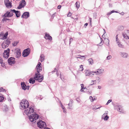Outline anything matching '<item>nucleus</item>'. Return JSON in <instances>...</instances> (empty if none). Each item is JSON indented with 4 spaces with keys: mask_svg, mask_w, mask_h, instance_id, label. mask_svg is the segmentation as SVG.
<instances>
[{
    "mask_svg": "<svg viewBox=\"0 0 129 129\" xmlns=\"http://www.w3.org/2000/svg\"><path fill=\"white\" fill-rule=\"evenodd\" d=\"M16 57L17 58H19L21 56V53L20 49H16Z\"/></svg>",
    "mask_w": 129,
    "mask_h": 129,
    "instance_id": "obj_15",
    "label": "nucleus"
},
{
    "mask_svg": "<svg viewBox=\"0 0 129 129\" xmlns=\"http://www.w3.org/2000/svg\"><path fill=\"white\" fill-rule=\"evenodd\" d=\"M1 66L2 67H3L4 68H5V67H6L5 65V63H3V62L1 63Z\"/></svg>",
    "mask_w": 129,
    "mask_h": 129,
    "instance_id": "obj_42",
    "label": "nucleus"
},
{
    "mask_svg": "<svg viewBox=\"0 0 129 129\" xmlns=\"http://www.w3.org/2000/svg\"><path fill=\"white\" fill-rule=\"evenodd\" d=\"M61 6L59 5L57 7V8L58 9H60L61 8Z\"/></svg>",
    "mask_w": 129,
    "mask_h": 129,
    "instance_id": "obj_51",
    "label": "nucleus"
},
{
    "mask_svg": "<svg viewBox=\"0 0 129 129\" xmlns=\"http://www.w3.org/2000/svg\"><path fill=\"white\" fill-rule=\"evenodd\" d=\"M72 15V14L70 12H69L68 15V16L70 17Z\"/></svg>",
    "mask_w": 129,
    "mask_h": 129,
    "instance_id": "obj_50",
    "label": "nucleus"
},
{
    "mask_svg": "<svg viewBox=\"0 0 129 129\" xmlns=\"http://www.w3.org/2000/svg\"><path fill=\"white\" fill-rule=\"evenodd\" d=\"M41 63L39 62L37 65L36 67V69L37 70V73H39L42 71V68L41 66Z\"/></svg>",
    "mask_w": 129,
    "mask_h": 129,
    "instance_id": "obj_11",
    "label": "nucleus"
},
{
    "mask_svg": "<svg viewBox=\"0 0 129 129\" xmlns=\"http://www.w3.org/2000/svg\"><path fill=\"white\" fill-rule=\"evenodd\" d=\"M112 101V100H109L107 103L106 104V105H108L109 103L111 102Z\"/></svg>",
    "mask_w": 129,
    "mask_h": 129,
    "instance_id": "obj_41",
    "label": "nucleus"
},
{
    "mask_svg": "<svg viewBox=\"0 0 129 129\" xmlns=\"http://www.w3.org/2000/svg\"><path fill=\"white\" fill-rule=\"evenodd\" d=\"M68 105H69V109H71V108L70 107H72V106H70V104H69H69H68Z\"/></svg>",
    "mask_w": 129,
    "mask_h": 129,
    "instance_id": "obj_61",
    "label": "nucleus"
},
{
    "mask_svg": "<svg viewBox=\"0 0 129 129\" xmlns=\"http://www.w3.org/2000/svg\"><path fill=\"white\" fill-rule=\"evenodd\" d=\"M124 27L123 26H119L118 27V29L119 30L122 31L124 29Z\"/></svg>",
    "mask_w": 129,
    "mask_h": 129,
    "instance_id": "obj_32",
    "label": "nucleus"
},
{
    "mask_svg": "<svg viewBox=\"0 0 129 129\" xmlns=\"http://www.w3.org/2000/svg\"><path fill=\"white\" fill-rule=\"evenodd\" d=\"M8 32L7 31L5 34L3 36V37H2L1 38V39L2 40H4L5 39H6L8 36Z\"/></svg>",
    "mask_w": 129,
    "mask_h": 129,
    "instance_id": "obj_20",
    "label": "nucleus"
},
{
    "mask_svg": "<svg viewBox=\"0 0 129 129\" xmlns=\"http://www.w3.org/2000/svg\"><path fill=\"white\" fill-rule=\"evenodd\" d=\"M118 35H117L116 36V41L118 42H119V40L118 39Z\"/></svg>",
    "mask_w": 129,
    "mask_h": 129,
    "instance_id": "obj_37",
    "label": "nucleus"
},
{
    "mask_svg": "<svg viewBox=\"0 0 129 129\" xmlns=\"http://www.w3.org/2000/svg\"><path fill=\"white\" fill-rule=\"evenodd\" d=\"M88 25V23H85L84 25V26H85V27H86Z\"/></svg>",
    "mask_w": 129,
    "mask_h": 129,
    "instance_id": "obj_54",
    "label": "nucleus"
},
{
    "mask_svg": "<svg viewBox=\"0 0 129 129\" xmlns=\"http://www.w3.org/2000/svg\"><path fill=\"white\" fill-rule=\"evenodd\" d=\"M105 42L106 41V42H105V43L106 44V45L107 46H108L109 45V40L108 39L105 38Z\"/></svg>",
    "mask_w": 129,
    "mask_h": 129,
    "instance_id": "obj_27",
    "label": "nucleus"
},
{
    "mask_svg": "<svg viewBox=\"0 0 129 129\" xmlns=\"http://www.w3.org/2000/svg\"><path fill=\"white\" fill-rule=\"evenodd\" d=\"M10 19H8V18H4L2 20V21H3V22H7V21L8 20H10Z\"/></svg>",
    "mask_w": 129,
    "mask_h": 129,
    "instance_id": "obj_33",
    "label": "nucleus"
},
{
    "mask_svg": "<svg viewBox=\"0 0 129 129\" xmlns=\"http://www.w3.org/2000/svg\"><path fill=\"white\" fill-rule=\"evenodd\" d=\"M37 124L38 127L40 128H44L43 129H51L49 127H46L47 125L46 123L41 120L38 121Z\"/></svg>",
    "mask_w": 129,
    "mask_h": 129,
    "instance_id": "obj_2",
    "label": "nucleus"
},
{
    "mask_svg": "<svg viewBox=\"0 0 129 129\" xmlns=\"http://www.w3.org/2000/svg\"><path fill=\"white\" fill-rule=\"evenodd\" d=\"M117 44L118 46L119 47L121 48H124V45L121 44L119 42H117Z\"/></svg>",
    "mask_w": 129,
    "mask_h": 129,
    "instance_id": "obj_29",
    "label": "nucleus"
},
{
    "mask_svg": "<svg viewBox=\"0 0 129 129\" xmlns=\"http://www.w3.org/2000/svg\"><path fill=\"white\" fill-rule=\"evenodd\" d=\"M89 20L90 21V24L91 25V22L92 21V18H90L89 19Z\"/></svg>",
    "mask_w": 129,
    "mask_h": 129,
    "instance_id": "obj_52",
    "label": "nucleus"
},
{
    "mask_svg": "<svg viewBox=\"0 0 129 129\" xmlns=\"http://www.w3.org/2000/svg\"><path fill=\"white\" fill-rule=\"evenodd\" d=\"M60 104H61L60 107L62 108V109H63V108H64L65 107H64V106L61 103H60Z\"/></svg>",
    "mask_w": 129,
    "mask_h": 129,
    "instance_id": "obj_47",
    "label": "nucleus"
},
{
    "mask_svg": "<svg viewBox=\"0 0 129 129\" xmlns=\"http://www.w3.org/2000/svg\"><path fill=\"white\" fill-rule=\"evenodd\" d=\"M80 67L79 69V70L80 71H82L83 70V65H81L80 66Z\"/></svg>",
    "mask_w": 129,
    "mask_h": 129,
    "instance_id": "obj_35",
    "label": "nucleus"
},
{
    "mask_svg": "<svg viewBox=\"0 0 129 129\" xmlns=\"http://www.w3.org/2000/svg\"><path fill=\"white\" fill-rule=\"evenodd\" d=\"M13 15V13H11L10 12L8 11L3 16V17L4 18H9L12 16Z\"/></svg>",
    "mask_w": 129,
    "mask_h": 129,
    "instance_id": "obj_8",
    "label": "nucleus"
},
{
    "mask_svg": "<svg viewBox=\"0 0 129 129\" xmlns=\"http://www.w3.org/2000/svg\"><path fill=\"white\" fill-rule=\"evenodd\" d=\"M5 5L6 7L8 8L9 7H10V8H11L12 6L11 3L10 2L8 3H7V4H6Z\"/></svg>",
    "mask_w": 129,
    "mask_h": 129,
    "instance_id": "obj_26",
    "label": "nucleus"
},
{
    "mask_svg": "<svg viewBox=\"0 0 129 129\" xmlns=\"http://www.w3.org/2000/svg\"><path fill=\"white\" fill-rule=\"evenodd\" d=\"M4 34L3 33H1L0 34V36L1 37H3V35Z\"/></svg>",
    "mask_w": 129,
    "mask_h": 129,
    "instance_id": "obj_55",
    "label": "nucleus"
},
{
    "mask_svg": "<svg viewBox=\"0 0 129 129\" xmlns=\"http://www.w3.org/2000/svg\"><path fill=\"white\" fill-rule=\"evenodd\" d=\"M92 101L93 102V101L94 100H96V99L95 98H94V99H93V98H92Z\"/></svg>",
    "mask_w": 129,
    "mask_h": 129,
    "instance_id": "obj_62",
    "label": "nucleus"
},
{
    "mask_svg": "<svg viewBox=\"0 0 129 129\" xmlns=\"http://www.w3.org/2000/svg\"><path fill=\"white\" fill-rule=\"evenodd\" d=\"M20 108L23 109H25L24 112L29 117L30 121L34 123L36 122V120L39 118V115L37 114L34 113L28 115L33 113L34 112V109L31 107L28 108L29 105L28 101L26 99L22 100L20 103Z\"/></svg>",
    "mask_w": 129,
    "mask_h": 129,
    "instance_id": "obj_1",
    "label": "nucleus"
},
{
    "mask_svg": "<svg viewBox=\"0 0 129 129\" xmlns=\"http://www.w3.org/2000/svg\"><path fill=\"white\" fill-rule=\"evenodd\" d=\"M35 80H35L34 78H31L29 79V82L30 83L33 84L35 83Z\"/></svg>",
    "mask_w": 129,
    "mask_h": 129,
    "instance_id": "obj_21",
    "label": "nucleus"
},
{
    "mask_svg": "<svg viewBox=\"0 0 129 129\" xmlns=\"http://www.w3.org/2000/svg\"><path fill=\"white\" fill-rule=\"evenodd\" d=\"M75 5L77 8L78 9L79 8L80 6V3L79 2H77Z\"/></svg>",
    "mask_w": 129,
    "mask_h": 129,
    "instance_id": "obj_30",
    "label": "nucleus"
},
{
    "mask_svg": "<svg viewBox=\"0 0 129 129\" xmlns=\"http://www.w3.org/2000/svg\"><path fill=\"white\" fill-rule=\"evenodd\" d=\"M112 57V56L111 55L108 56L106 57V59L109 60Z\"/></svg>",
    "mask_w": 129,
    "mask_h": 129,
    "instance_id": "obj_36",
    "label": "nucleus"
},
{
    "mask_svg": "<svg viewBox=\"0 0 129 129\" xmlns=\"http://www.w3.org/2000/svg\"><path fill=\"white\" fill-rule=\"evenodd\" d=\"M115 109H117V111L123 113V106L119 105H115L114 106Z\"/></svg>",
    "mask_w": 129,
    "mask_h": 129,
    "instance_id": "obj_4",
    "label": "nucleus"
},
{
    "mask_svg": "<svg viewBox=\"0 0 129 129\" xmlns=\"http://www.w3.org/2000/svg\"><path fill=\"white\" fill-rule=\"evenodd\" d=\"M92 81L93 82V83H96V81L95 80H92Z\"/></svg>",
    "mask_w": 129,
    "mask_h": 129,
    "instance_id": "obj_64",
    "label": "nucleus"
},
{
    "mask_svg": "<svg viewBox=\"0 0 129 129\" xmlns=\"http://www.w3.org/2000/svg\"><path fill=\"white\" fill-rule=\"evenodd\" d=\"M18 43V42L15 41L12 44V45L13 46H16V45Z\"/></svg>",
    "mask_w": 129,
    "mask_h": 129,
    "instance_id": "obj_34",
    "label": "nucleus"
},
{
    "mask_svg": "<svg viewBox=\"0 0 129 129\" xmlns=\"http://www.w3.org/2000/svg\"><path fill=\"white\" fill-rule=\"evenodd\" d=\"M34 78L36 80L39 82H41L43 80V76L42 75H41L39 73H37L35 74Z\"/></svg>",
    "mask_w": 129,
    "mask_h": 129,
    "instance_id": "obj_3",
    "label": "nucleus"
},
{
    "mask_svg": "<svg viewBox=\"0 0 129 129\" xmlns=\"http://www.w3.org/2000/svg\"><path fill=\"white\" fill-rule=\"evenodd\" d=\"M73 41V39H72V38L70 39V40H69V44H70L71 43V42H72Z\"/></svg>",
    "mask_w": 129,
    "mask_h": 129,
    "instance_id": "obj_43",
    "label": "nucleus"
},
{
    "mask_svg": "<svg viewBox=\"0 0 129 129\" xmlns=\"http://www.w3.org/2000/svg\"><path fill=\"white\" fill-rule=\"evenodd\" d=\"M2 48L5 49L8 47L9 46L6 44H5V43L4 42H3L2 44Z\"/></svg>",
    "mask_w": 129,
    "mask_h": 129,
    "instance_id": "obj_25",
    "label": "nucleus"
},
{
    "mask_svg": "<svg viewBox=\"0 0 129 129\" xmlns=\"http://www.w3.org/2000/svg\"><path fill=\"white\" fill-rule=\"evenodd\" d=\"M3 60H2V59L0 57V63H1L2 62H3Z\"/></svg>",
    "mask_w": 129,
    "mask_h": 129,
    "instance_id": "obj_49",
    "label": "nucleus"
},
{
    "mask_svg": "<svg viewBox=\"0 0 129 129\" xmlns=\"http://www.w3.org/2000/svg\"><path fill=\"white\" fill-rule=\"evenodd\" d=\"M3 42H4L5 43L9 46L11 43V41L8 39H7L6 40H5Z\"/></svg>",
    "mask_w": 129,
    "mask_h": 129,
    "instance_id": "obj_23",
    "label": "nucleus"
},
{
    "mask_svg": "<svg viewBox=\"0 0 129 129\" xmlns=\"http://www.w3.org/2000/svg\"><path fill=\"white\" fill-rule=\"evenodd\" d=\"M100 38L101 42L100 43V44H101V45H103V43L102 42V41H103V40L100 37Z\"/></svg>",
    "mask_w": 129,
    "mask_h": 129,
    "instance_id": "obj_45",
    "label": "nucleus"
},
{
    "mask_svg": "<svg viewBox=\"0 0 129 129\" xmlns=\"http://www.w3.org/2000/svg\"><path fill=\"white\" fill-rule=\"evenodd\" d=\"M105 113L102 116V118H103V119L104 120H107L109 119V117L107 115L108 113V111H106L105 112Z\"/></svg>",
    "mask_w": 129,
    "mask_h": 129,
    "instance_id": "obj_14",
    "label": "nucleus"
},
{
    "mask_svg": "<svg viewBox=\"0 0 129 129\" xmlns=\"http://www.w3.org/2000/svg\"><path fill=\"white\" fill-rule=\"evenodd\" d=\"M29 17V12H24L21 16L22 18H25V19Z\"/></svg>",
    "mask_w": 129,
    "mask_h": 129,
    "instance_id": "obj_12",
    "label": "nucleus"
},
{
    "mask_svg": "<svg viewBox=\"0 0 129 129\" xmlns=\"http://www.w3.org/2000/svg\"><path fill=\"white\" fill-rule=\"evenodd\" d=\"M119 54L122 57L125 58H127L128 56V54L125 52H120Z\"/></svg>",
    "mask_w": 129,
    "mask_h": 129,
    "instance_id": "obj_17",
    "label": "nucleus"
},
{
    "mask_svg": "<svg viewBox=\"0 0 129 129\" xmlns=\"http://www.w3.org/2000/svg\"><path fill=\"white\" fill-rule=\"evenodd\" d=\"M94 72L93 71H91L90 70H88L86 71L85 74L86 76H88L92 74V75H94Z\"/></svg>",
    "mask_w": 129,
    "mask_h": 129,
    "instance_id": "obj_19",
    "label": "nucleus"
},
{
    "mask_svg": "<svg viewBox=\"0 0 129 129\" xmlns=\"http://www.w3.org/2000/svg\"><path fill=\"white\" fill-rule=\"evenodd\" d=\"M78 56H80V57H85V56H81V55H79Z\"/></svg>",
    "mask_w": 129,
    "mask_h": 129,
    "instance_id": "obj_56",
    "label": "nucleus"
},
{
    "mask_svg": "<svg viewBox=\"0 0 129 129\" xmlns=\"http://www.w3.org/2000/svg\"><path fill=\"white\" fill-rule=\"evenodd\" d=\"M73 102V101L72 100H70V103H72Z\"/></svg>",
    "mask_w": 129,
    "mask_h": 129,
    "instance_id": "obj_60",
    "label": "nucleus"
},
{
    "mask_svg": "<svg viewBox=\"0 0 129 129\" xmlns=\"http://www.w3.org/2000/svg\"><path fill=\"white\" fill-rule=\"evenodd\" d=\"M40 58H41L40 61L41 62H42L43 61L44 58H43V56L42 55L40 56Z\"/></svg>",
    "mask_w": 129,
    "mask_h": 129,
    "instance_id": "obj_38",
    "label": "nucleus"
},
{
    "mask_svg": "<svg viewBox=\"0 0 129 129\" xmlns=\"http://www.w3.org/2000/svg\"><path fill=\"white\" fill-rule=\"evenodd\" d=\"M26 5V2L25 0H22L20 3L17 8L18 9H20L22 8H23Z\"/></svg>",
    "mask_w": 129,
    "mask_h": 129,
    "instance_id": "obj_7",
    "label": "nucleus"
},
{
    "mask_svg": "<svg viewBox=\"0 0 129 129\" xmlns=\"http://www.w3.org/2000/svg\"><path fill=\"white\" fill-rule=\"evenodd\" d=\"M3 110L4 111H6L8 110V108H7L6 105L5 106L3 107Z\"/></svg>",
    "mask_w": 129,
    "mask_h": 129,
    "instance_id": "obj_31",
    "label": "nucleus"
},
{
    "mask_svg": "<svg viewBox=\"0 0 129 129\" xmlns=\"http://www.w3.org/2000/svg\"><path fill=\"white\" fill-rule=\"evenodd\" d=\"M111 13H112L114 12H115V11H114V10H113L111 11Z\"/></svg>",
    "mask_w": 129,
    "mask_h": 129,
    "instance_id": "obj_63",
    "label": "nucleus"
},
{
    "mask_svg": "<svg viewBox=\"0 0 129 129\" xmlns=\"http://www.w3.org/2000/svg\"><path fill=\"white\" fill-rule=\"evenodd\" d=\"M88 61L89 64H92L93 63V60L92 58L89 59L88 60Z\"/></svg>",
    "mask_w": 129,
    "mask_h": 129,
    "instance_id": "obj_28",
    "label": "nucleus"
},
{
    "mask_svg": "<svg viewBox=\"0 0 129 129\" xmlns=\"http://www.w3.org/2000/svg\"><path fill=\"white\" fill-rule=\"evenodd\" d=\"M10 52V49L8 48L6 50H4V52L3 53V56L4 58L7 59L9 56Z\"/></svg>",
    "mask_w": 129,
    "mask_h": 129,
    "instance_id": "obj_5",
    "label": "nucleus"
},
{
    "mask_svg": "<svg viewBox=\"0 0 129 129\" xmlns=\"http://www.w3.org/2000/svg\"><path fill=\"white\" fill-rule=\"evenodd\" d=\"M21 87L22 89L24 90H26V89L28 90L29 88V85L26 86L25 83L24 82H22L21 83Z\"/></svg>",
    "mask_w": 129,
    "mask_h": 129,
    "instance_id": "obj_9",
    "label": "nucleus"
},
{
    "mask_svg": "<svg viewBox=\"0 0 129 129\" xmlns=\"http://www.w3.org/2000/svg\"><path fill=\"white\" fill-rule=\"evenodd\" d=\"M104 70L103 69H99L98 70L96 71H94V73L96 75L98 74H101L103 73L104 72Z\"/></svg>",
    "mask_w": 129,
    "mask_h": 129,
    "instance_id": "obj_18",
    "label": "nucleus"
},
{
    "mask_svg": "<svg viewBox=\"0 0 129 129\" xmlns=\"http://www.w3.org/2000/svg\"><path fill=\"white\" fill-rule=\"evenodd\" d=\"M4 96L0 93V102H2L4 100Z\"/></svg>",
    "mask_w": 129,
    "mask_h": 129,
    "instance_id": "obj_24",
    "label": "nucleus"
},
{
    "mask_svg": "<svg viewBox=\"0 0 129 129\" xmlns=\"http://www.w3.org/2000/svg\"><path fill=\"white\" fill-rule=\"evenodd\" d=\"M30 50L29 48H27L24 50L22 52V56L24 57H26L29 54Z\"/></svg>",
    "mask_w": 129,
    "mask_h": 129,
    "instance_id": "obj_6",
    "label": "nucleus"
},
{
    "mask_svg": "<svg viewBox=\"0 0 129 129\" xmlns=\"http://www.w3.org/2000/svg\"><path fill=\"white\" fill-rule=\"evenodd\" d=\"M45 36L44 37L45 38L46 40H50V41H52V38L49 34H48L47 33H45Z\"/></svg>",
    "mask_w": 129,
    "mask_h": 129,
    "instance_id": "obj_16",
    "label": "nucleus"
},
{
    "mask_svg": "<svg viewBox=\"0 0 129 129\" xmlns=\"http://www.w3.org/2000/svg\"><path fill=\"white\" fill-rule=\"evenodd\" d=\"M10 11V12L11 11L12 12L15 13V14L16 16L17 17H18L20 16V13L19 11H16L15 9H11Z\"/></svg>",
    "mask_w": 129,
    "mask_h": 129,
    "instance_id": "obj_13",
    "label": "nucleus"
},
{
    "mask_svg": "<svg viewBox=\"0 0 129 129\" xmlns=\"http://www.w3.org/2000/svg\"><path fill=\"white\" fill-rule=\"evenodd\" d=\"M9 2V0H4V3L6 5V4H7V3H8Z\"/></svg>",
    "mask_w": 129,
    "mask_h": 129,
    "instance_id": "obj_39",
    "label": "nucleus"
},
{
    "mask_svg": "<svg viewBox=\"0 0 129 129\" xmlns=\"http://www.w3.org/2000/svg\"><path fill=\"white\" fill-rule=\"evenodd\" d=\"M15 58L13 57H11L8 59V62L10 65H11L12 64L14 63L15 62Z\"/></svg>",
    "mask_w": 129,
    "mask_h": 129,
    "instance_id": "obj_10",
    "label": "nucleus"
},
{
    "mask_svg": "<svg viewBox=\"0 0 129 129\" xmlns=\"http://www.w3.org/2000/svg\"><path fill=\"white\" fill-rule=\"evenodd\" d=\"M55 13H54V14H52L51 16V19H53V18H54V17L55 16Z\"/></svg>",
    "mask_w": 129,
    "mask_h": 129,
    "instance_id": "obj_48",
    "label": "nucleus"
},
{
    "mask_svg": "<svg viewBox=\"0 0 129 129\" xmlns=\"http://www.w3.org/2000/svg\"><path fill=\"white\" fill-rule=\"evenodd\" d=\"M126 31V34L129 35V30H127Z\"/></svg>",
    "mask_w": 129,
    "mask_h": 129,
    "instance_id": "obj_53",
    "label": "nucleus"
},
{
    "mask_svg": "<svg viewBox=\"0 0 129 129\" xmlns=\"http://www.w3.org/2000/svg\"><path fill=\"white\" fill-rule=\"evenodd\" d=\"M122 35L123 38L126 39H129V37L127 35V34L125 33H123Z\"/></svg>",
    "mask_w": 129,
    "mask_h": 129,
    "instance_id": "obj_22",
    "label": "nucleus"
},
{
    "mask_svg": "<svg viewBox=\"0 0 129 129\" xmlns=\"http://www.w3.org/2000/svg\"><path fill=\"white\" fill-rule=\"evenodd\" d=\"M56 75L57 76H58V70H57V71H56Z\"/></svg>",
    "mask_w": 129,
    "mask_h": 129,
    "instance_id": "obj_57",
    "label": "nucleus"
},
{
    "mask_svg": "<svg viewBox=\"0 0 129 129\" xmlns=\"http://www.w3.org/2000/svg\"><path fill=\"white\" fill-rule=\"evenodd\" d=\"M62 109L63 110L64 113H66V109L64 108L63 109Z\"/></svg>",
    "mask_w": 129,
    "mask_h": 129,
    "instance_id": "obj_44",
    "label": "nucleus"
},
{
    "mask_svg": "<svg viewBox=\"0 0 129 129\" xmlns=\"http://www.w3.org/2000/svg\"><path fill=\"white\" fill-rule=\"evenodd\" d=\"M97 108L96 107V106H94L92 108V109L94 110V109H95L96 108Z\"/></svg>",
    "mask_w": 129,
    "mask_h": 129,
    "instance_id": "obj_59",
    "label": "nucleus"
},
{
    "mask_svg": "<svg viewBox=\"0 0 129 129\" xmlns=\"http://www.w3.org/2000/svg\"><path fill=\"white\" fill-rule=\"evenodd\" d=\"M120 14L121 15H123L124 14V13L123 12H122L121 13H120Z\"/></svg>",
    "mask_w": 129,
    "mask_h": 129,
    "instance_id": "obj_58",
    "label": "nucleus"
},
{
    "mask_svg": "<svg viewBox=\"0 0 129 129\" xmlns=\"http://www.w3.org/2000/svg\"><path fill=\"white\" fill-rule=\"evenodd\" d=\"M81 89H85V88H84V85L83 84H81Z\"/></svg>",
    "mask_w": 129,
    "mask_h": 129,
    "instance_id": "obj_46",
    "label": "nucleus"
},
{
    "mask_svg": "<svg viewBox=\"0 0 129 129\" xmlns=\"http://www.w3.org/2000/svg\"><path fill=\"white\" fill-rule=\"evenodd\" d=\"M5 89L3 88V87H1V88H0V92H1V91H3H3H5Z\"/></svg>",
    "mask_w": 129,
    "mask_h": 129,
    "instance_id": "obj_40",
    "label": "nucleus"
}]
</instances>
